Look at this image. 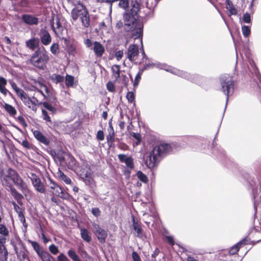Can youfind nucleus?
Here are the masks:
<instances>
[{
    "label": "nucleus",
    "mask_w": 261,
    "mask_h": 261,
    "mask_svg": "<svg viewBox=\"0 0 261 261\" xmlns=\"http://www.w3.org/2000/svg\"><path fill=\"white\" fill-rule=\"evenodd\" d=\"M171 150V146L166 143L155 146L153 149L144 156L145 163L149 168H153L167 153Z\"/></svg>",
    "instance_id": "1"
},
{
    "label": "nucleus",
    "mask_w": 261,
    "mask_h": 261,
    "mask_svg": "<svg viewBox=\"0 0 261 261\" xmlns=\"http://www.w3.org/2000/svg\"><path fill=\"white\" fill-rule=\"evenodd\" d=\"M49 60L48 54L43 46L38 47L30 59L31 64L41 70L45 69Z\"/></svg>",
    "instance_id": "2"
},
{
    "label": "nucleus",
    "mask_w": 261,
    "mask_h": 261,
    "mask_svg": "<svg viewBox=\"0 0 261 261\" xmlns=\"http://www.w3.org/2000/svg\"><path fill=\"white\" fill-rule=\"evenodd\" d=\"M153 67H156L160 69H164L168 72H170L174 74L178 75L181 77L187 79L188 80H191L193 82L197 83H198V80L199 79V76L198 75H192L186 72L181 71L179 69H177L171 66H167L160 63L147 64L145 66L144 69H147L148 68H153Z\"/></svg>",
    "instance_id": "3"
},
{
    "label": "nucleus",
    "mask_w": 261,
    "mask_h": 261,
    "mask_svg": "<svg viewBox=\"0 0 261 261\" xmlns=\"http://www.w3.org/2000/svg\"><path fill=\"white\" fill-rule=\"evenodd\" d=\"M130 11L127 10L123 15L125 30L130 31L134 26L138 18L137 13L140 9V4L137 0H132Z\"/></svg>",
    "instance_id": "4"
},
{
    "label": "nucleus",
    "mask_w": 261,
    "mask_h": 261,
    "mask_svg": "<svg viewBox=\"0 0 261 261\" xmlns=\"http://www.w3.org/2000/svg\"><path fill=\"white\" fill-rule=\"evenodd\" d=\"M71 17L74 21L80 18L82 25L85 28H88L90 25V18L86 7L81 4L77 5L71 12Z\"/></svg>",
    "instance_id": "5"
},
{
    "label": "nucleus",
    "mask_w": 261,
    "mask_h": 261,
    "mask_svg": "<svg viewBox=\"0 0 261 261\" xmlns=\"http://www.w3.org/2000/svg\"><path fill=\"white\" fill-rule=\"evenodd\" d=\"M221 91L227 96L226 104L228 97L233 92L234 84L232 78L229 76H223L221 77Z\"/></svg>",
    "instance_id": "6"
},
{
    "label": "nucleus",
    "mask_w": 261,
    "mask_h": 261,
    "mask_svg": "<svg viewBox=\"0 0 261 261\" xmlns=\"http://www.w3.org/2000/svg\"><path fill=\"white\" fill-rule=\"evenodd\" d=\"M45 184L48 188V191L53 195L65 198V193L63 192L61 187L59 186L50 178H48L45 181Z\"/></svg>",
    "instance_id": "7"
},
{
    "label": "nucleus",
    "mask_w": 261,
    "mask_h": 261,
    "mask_svg": "<svg viewBox=\"0 0 261 261\" xmlns=\"http://www.w3.org/2000/svg\"><path fill=\"white\" fill-rule=\"evenodd\" d=\"M92 225L94 227L93 232L99 242L101 243H105L108 236L107 230L101 228L99 224L95 222L92 223Z\"/></svg>",
    "instance_id": "8"
},
{
    "label": "nucleus",
    "mask_w": 261,
    "mask_h": 261,
    "mask_svg": "<svg viewBox=\"0 0 261 261\" xmlns=\"http://www.w3.org/2000/svg\"><path fill=\"white\" fill-rule=\"evenodd\" d=\"M81 177L87 185L91 186L93 184V173L91 170L86 167L81 173Z\"/></svg>",
    "instance_id": "9"
},
{
    "label": "nucleus",
    "mask_w": 261,
    "mask_h": 261,
    "mask_svg": "<svg viewBox=\"0 0 261 261\" xmlns=\"http://www.w3.org/2000/svg\"><path fill=\"white\" fill-rule=\"evenodd\" d=\"M40 40L44 45H48L51 42V37L49 32L45 29H41L39 33Z\"/></svg>",
    "instance_id": "10"
},
{
    "label": "nucleus",
    "mask_w": 261,
    "mask_h": 261,
    "mask_svg": "<svg viewBox=\"0 0 261 261\" xmlns=\"http://www.w3.org/2000/svg\"><path fill=\"white\" fill-rule=\"evenodd\" d=\"M120 162L125 163L127 168L133 169L134 168V160L130 156L124 154H120L118 155Z\"/></svg>",
    "instance_id": "11"
},
{
    "label": "nucleus",
    "mask_w": 261,
    "mask_h": 261,
    "mask_svg": "<svg viewBox=\"0 0 261 261\" xmlns=\"http://www.w3.org/2000/svg\"><path fill=\"white\" fill-rule=\"evenodd\" d=\"M55 22L51 24V28L56 35L61 38L63 36L64 29L58 17L55 19Z\"/></svg>",
    "instance_id": "12"
},
{
    "label": "nucleus",
    "mask_w": 261,
    "mask_h": 261,
    "mask_svg": "<svg viewBox=\"0 0 261 261\" xmlns=\"http://www.w3.org/2000/svg\"><path fill=\"white\" fill-rule=\"evenodd\" d=\"M138 54V46L135 44L130 45L127 51V57L129 60L131 61L135 60Z\"/></svg>",
    "instance_id": "13"
},
{
    "label": "nucleus",
    "mask_w": 261,
    "mask_h": 261,
    "mask_svg": "<svg viewBox=\"0 0 261 261\" xmlns=\"http://www.w3.org/2000/svg\"><path fill=\"white\" fill-rule=\"evenodd\" d=\"M91 49L93 50L96 57H101L105 53L104 46L99 42L94 41Z\"/></svg>",
    "instance_id": "14"
},
{
    "label": "nucleus",
    "mask_w": 261,
    "mask_h": 261,
    "mask_svg": "<svg viewBox=\"0 0 261 261\" xmlns=\"http://www.w3.org/2000/svg\"><path fill=\"white\" fill-rule=\"evenodd\" d=\"M15 185L25 194L28 190L27 187L24 185V183L22 179L17 173L15 177L12 179Z\"/></svg>",
    "instance_id": "15"
},
{
    "label": "nucleus",
    "mask_w": 261,
    "mask_h": 261,
    "mask_svg": "<svg viewBox=\"0 0 261 261\" xmlns=\"http://www.w3.org/2000/svg\"><path fill=\"white\" fill-rule=\"evenodd\" d=\"M34 137L41 143L47 145L49 143V140L47 139L41 132L35 130H33Z\"/></svg>",
    "instance_id": "16"
},
{
    "label": "nucleus",
    "mask_w": 261,
    "mask_h": 261,
    "mask_svg": "<svg viewBox=\"0 0 261 261\" xmlns=\"http://www.w3.org/2000/svg\"><path fill=\"white\" fill-rule=\"evenodd\" d=\"M39 43V39L38 38L33 37L26 41L25 45L30 49L34 50L36 48H38Z\"/></svg>",
    "instance_id": "17"
},
{
    "label": "nucleus",
    "mask_w": 261,
    "mask_h": 261,
    "mask_svg": "<svg viewBox=\"0 0 261 261\" xmlns=\"http://www.w3.org/2000/svg\"><path fill=\"white\" fill-rule=\"evenodd\" d=\"M22 19L23 22L29 25H36L38 23V19L31 15L24 14L22 16Z\"/></svg>",
    "instance_id": "18"
},
{
    "label": "nucleus",
    "mask_w": 261,
    "mask_h": 261,
    "mask_svg": "<svg viewBox=\"0 0 261 261\" xmlns=\"http://www.w3.org/2000/svg\"><path fill=\"white\" fill-rule=\"evenodd\" d=\"M10 84L12 89L21 100H23L28 96L27 94L22 89L17 87L15 82H10Z\"/></svg>",
    "instance_id": "19"
},
{
    "label": "nucleus",
    "mask_w": 261,
    "mask_h": 261,
    "mask_svg": "<svg viewBox=\"0 0 261 261\" xmlns=\"http://www.w3.org/2000/svg\"><path fill=\"white\" fill-rule=\"evenodd\" d=\"M133 229L134 230V233L135 234V235L139 238H143L144 235L143 233L142 228L140 224H139L138 223L135 221L134 218H133Z\"/></svg>",
    "instance_id": "20"
},
{
    "label": "nucleus",
    "mask_w": 261,
    "mask_h": 261,
    "mask_svg": "<svg viewBox=\"0 0 261 261\" xmlns=\"http://www.w3.org/2000/svg\"><path fill=\"white\" fill-rule=\"evenodd\" d=\"M17 173L14 170L10 168L7 171V174L6 175H2L1 176V178L2 180H5L6 182L8 183V178H10L12 180Z\"/></svg>",
    "instance_id": "21"
},
{
    "label": "nucleus",
    "mask_w": 261,
    "mask_h": 261,
    "mask_svg": "<svg viewBox=\"0 0 261 261\" xmlns=\"http://www.w3.org/2000/svg\"><path fill=\"white\" fill-rule=\"evenodd\" d=\"M81 238L86 242L89 243L91 241V236L89 231L86 228H83L81 229Z\"/></svg>",
    "instance_id": "22"
},
{
    "label": "nucleus",
    "mask_w": 261,
    "mask_h": 261,
    "mask_svg": "<svg viewBox=\"0 0 261 261\" xmlns=\"http://www.w3.org/2000/svg\"><path fill=\"white\" fill-rule=\"evenodd\" d=\"M22 101L24 105L27 106L29 109H31L34 112L37 111V108L35 107V103L32 101V98L31 97L27 96Z\"/></svg>",
    "instance_id": "23"
},
{
    "label": "nucleus",
    "mask_w": 261,
    "mask_h": 261,
    "mask_svg": "<svg viewBox=\"0 0 261 261\" xmlns=\"http://www.w3.org/2000/svg\"><path fill=\"white\" fill-rule=\"evenodd\" d=\"M28 242L31 244L33 249L36 252L39 257L41 256V254L42 255V253L46 252L42 250L39 244L37 242L33 241L31 240H29Z\"/></svg>",
    "instance_id": "24"
},
{
    "label": "nucleus",
    "mask_w": 261,
    "mask_h": 261,
    "mask_svg": "<svg viewBox=\"0 0 261 261\" xmlns=\"http://www.w3.org/2000/svg\"><path fill=\"white\" fill-rule=\"evenodd\" d=\"M142 35H143V28L140 26L138 28L136 29L135 32L134 33L133 37L135 40L138 39L142 45Z\"/></svg>",
    "instance_id": "25"
},
{
    "label": "nucleus",
    "mask_w": 261,
    "mask_h": 261,
    "mask_svg": "<svg viewBox=\"0 0 261 261\" xmlns=\"http://www.w3.org/2000/svg\"><path fill=\"white\" fill-rule=\"evenodd\" d=\"M226 8L229 11L230 15H237L238 11L230 0L226 1Z\"/></svg>",
    "instance_id": "26"
},
{
    "label": "nucleus",
    "mask_w": 261,
    "mask_h": 261,
    "mask_svg": "<svg viewBox=\"0 0 261 261\" xmlns=\"http://www.w3.org/2000/svg\"><path fill=\"white\" fill-rule=\"evenodd\" d=\"M7 84V80L4 77L0 76V91L5 96L8 92V90L5 87Z\"/></svg>",
    "instance_id": "27"
},
{
    "label": "nucleus",
    "mask_w": 261,
    "mask_h": 261,
    "mask_svg": "<svg viewBox=\"0 0 261 261\" xmlns=\"http://www.w3.org/2000/svg\"><path fill=\"white\" fill-rule=\"evenodd\" d=\"M109 135L107 136V139L108 143H113L114 142L115 132L112 124L109 123L108 128Z\"/></svg>",
    "instance_id": "28"
},
{
    "label": "nucleus",
    "mask_w": 261,
    "mask_h": 261,
    "mask_svg": "<svg viewBox=\"0 0 261 261\" xmlns=\"http://www.w3.org/2000/svg\"><path fill=\"white\" fill-rule=\"evenodd\" d=\"M10 192L15 199L19 203H20V201L23 199L22 195L18 192H17L14 187L11 186L10 187Z\"/></svg>",
    "instance_id": "29"
},
{
    "label": "nucleus",
    "mask_w": 261,
    "mask_h": 261,
    "mask_svg": "<svg viewBox=\"0 0 261 261\" xmlns=\"http://www.w3.org/2000/svg\"><path fill=\"white\" fill-rule=\"evenodd\" d=\"M10 192L15 199L19 203H20V201L23 199L22 195L18 192H17L14 187L11 186L10 187Z\"/></svg>",
    "instance_id": "30"
},
{
    "label": "nucleus",
    "mask_w": 261,
    "mask_h": 261,
    "mask_svg": "<svg viewBox=\"0 0 261 261\" xmlns=\"http://www.w3.org/2000/svg\"><path fill=\"white\" fill-rule=\"evenodd\" d=\"M35 189L41 193H45V192H46V189H45V188L44 186V185L43 184V183H42L41 180H40L39 181L36 182H35L34 184H33Z\"/></svg>",
    "instance_id": "31"
},
{
    "label": "nucleus",
    "mask_w": 261,
    "mask_h": 261,
    "mask_svg": "<svg viewBox=\"0 0 261 261\" xmlns=\"http://www.w3.org/2000/svg\"><path fill=\"white\" fill-rule=\"evenodd\" d=\"M3 244H0V260L6 261L8 258V251L5 246H2Z\"/></svg>",
    "instance_id": "32"
},
{
    "label": "nucleus",
    "mask_w": 261,
    "mask_h": 261,
    "mask_svg": "<svg viewBox=\"0 0 261 261\" xmlns=\"http://www.w3.org/2000/svg\"><path fill=\"white\" fill-rule=\"evenodd\" d=\"M50 79L53 83L57 84L63 83L64 77L60 74H53L50 76Z\"/></svg>",
    "instance_id": "33"
},
{
    "label": "nucleus",
    "mask_w": 261,
    "mask_h": 261,
    "mask_svg": "<svg viewBox=\"0 0 261 261\" xmlns=\"http://www.w3.org/2000/svg\"><path fill=\"white\" fill-rule=\"evenodd\" d=\"M243 244H244L243 241H240L238 244L233 246L229 251V254L231 255H234V254H236L238 252V251L239 250V249L240 248V247Z\"/></svg>",
    "instance_id": "34"
},
{
    "label": "nucleus",
    "mask_w": 261,
    "mask_h": 261,
    "mask_svg": "<svg viewBox=\"0 0 261 261\" xmlns=\"http://www.w3.org/2000/svg\"><path fill=\"white\" fill-rule=\"evenodd\" d=\"M68 255L73 261H81L76 252L72 249H69L67 252Z\"/></svg>",
    "instance_id": "35"
},
{
    "label": "nucleus",
    "mask_w": 261,
    "mask_h": 261,
    "mask_svg": "<svg viewBox=\"0 0 261 261\" xmlns=\"http://www.w3.org/2000/svg\"><path fill=\"white\" fill-rule=\"evenodd\" d=\"M4 107L6 111L9 113L10 115L15 116L17 112L15 109L11 105L5 103Z\"/></svg>",
    "instance_id": "36"
},
{
    "label": "nucleus",
    "mask_w": 261,
    "mask_h": 261,
    "mask_svg": "<svg viewBox=\"0 0 261 261\" xmlns=\"http://www.w3.org/2000/svg\"><path fill=\"white\" fill-rule=\"evenodd\" d=\"M57 174L60 178L63 180L66 184L70 185L71 184V179L61 171L59 170Z\"/></svg>",
    "instance_id": "37"
},
{
    "label": "nucleus",
    "mask_w": 261,
    "mask_h": 261,
    "mask_svg": "<svg viewBox=\"0 0 261 261\" xmlns=\"http://www.w3.org/2000/svg\"><path fill=\"white\" fill-rule=\"evenodd\" d=\"M74 78L73 76L67 74L65 77V85L68 87H72L74 84Z\"/></svg>",
    "instance_id": "38"
},
{
    "label": "nucleus",
    "mask_w": 261,
    "mask_h": 261,
    "mask_svg": "<svg viewBox=\"0 0 261 261\" xmlns=\"http://www.w3.org/2000/svg\"><path fill=\"white\" fill-rule=\"evenodd\" d=\"M40 257L42 261H55L54 258L46 251L41 254Z\"/></svg>",
    "instance_id": "39"
},
{
    "label": "nucleus",
    "mask_w": 261,
    "mask_h": 261,
    "mask_svg": "<svg viewBox=\"0 0 261 261\" xmlns=\"http://www.w3.org/2000/svg\"><path fill=\"white\" fill-rule=\"evenodd\" d=\"M113 74L116 80L120 76V67L118 65H113L112 67Z\"/></svg>",
    "instance_id": "40"
},
{
    "label": "nucleus",
    "mask_w": 261,
    "mask_h": 261,
    "mask_svg": "<svg viewBox=\"0 0 261 261\" xmlns=\"http://www.w3.org/2000/svg\"><path fill=\"white\" fill-rule=\"evenodd\" d=\"M39 85L40 89H38V92H40L43 96L45 99H47V96L44 94L43 90H44L47 94H48L49 90L48 88L46 87V85L41 83H39Z\"/></svg>",
    "instance_id": "41"
},
{
    "label": "nucleus",
    "mask_w": 261,
    "mask_h": 261,
    "mask_svg": "<svg viewBox=\"0 0 261 261\" xmlns=\"http://www.w3.org/2000/svg\"><path fill=\"white\" fill-rule=\"evenodd\" d=\"M42 118L44 120H45L47 123V125L49 126V124H51V120L50 117L48 116L47 112L44 109L42 110Z\"/></svg>",
    "instance_id": "42"
},
{
    "label": "nucleus",
    "mask_w": 261,
    "mask_h": 261,
    "mask_svg": "<svg viewBox=\"0 0 261 261\" xmlns=\"http://www.w3.org/2000/svg\"><path fill=\"white\" fill-rule=\"evenodd\" d=\"M50 50L53 55H57L59 52V44L57 43H53L50 47Z\"/></svg>",
    "instance_id": "43"
},
{
    "label": "nucleus",
    "mask_w": 261,
    "mask_h": 261,
    "mask_svg": "<svg viewBox=\"0 0 261 261\" xmlns=\"http://www.w3.org/2000/svg\"><path fill=\"white\" fill-rule=\"evenodd\" d=\"M28 177L30 178L32 185L40 180V178L35 173L30 172L28 174Z\"/></svg>",
    "instance_id": "44"
},
{
    "label": "nucleus",
    "mask_w": 261,
    "mask_h": 261,
    "mask_svg": "<svg viewBox=\"0 0 261 261\" xmlns=\"http://www.w3.org/2000/svg\"><path fill=\"white\" fill-rule=\"evenodd\" d=\"M242 31L244 37H247L250 34V29L248 26L243 25L242 27Z\"/></svg>",
    "instance_id": "45"
},
{
    "label": "nucleus",
    "mask_w": 261,
    "mask_h": 261,
    "mask_svg": "<svg viewBox=\"0 0 261 261\" xmlns=\"http://www.w3.org/2000/svg\"><path fill=\"white\" fill-rule=\"evenodd\" d=\"M0 234L4 237L9 235V230L3 224H0Z\"/></svg>",
    "instance_id": "46"
},
{
    "label": "nucleus",
    "mask_w": 261,
    "mask_h": 261,
    "mask_svg": "<svg viewBox=\"0 0 261 261\" xmlns=\"http://www.w3.org/2000/svg\"><path fill=\"white\" fill-rule=\"evenodd\" d=\"M138 178L142 182H146L147 181V177L145 174L142 173V171H139L137 173Z\"/></svg>",
    "instance_id": "47"
},
{
    "label": "nucleus",
    "mask_w": 261,
    "mask_h": 261,
    "mask_svg": "<svg viewBox=\"0 0 261 261\" xmlns=\"http://www.w3.org/2000/svg\"><path fill=\"white\" fill-rule=\"evenodd\" d=\"M43 106L48 110L51 112L53 113H55L56 111V108L53 107L50 104L47 102H43L42 103Z\"/></svg>",
    "instance_id": "48"
},
{
    "label": "nucleus",
    "mask_w": 261,
    "mask_h": 261,
    "mask_svg": "<svg viewBox=\"0 0 261 261\" xmlns=\"http://www.w3.org/2000/svg\"><path fill=\"white\" fill-rule=\"evenodd\" d=\"M49 251L54 255H56L59 252V249L57 246L52 244L49 246Z\"/></svg>",
    "instance_id": "49"
},
{
    "label": "nucleus",
    "mask_w": 261,
    "mask_h": 261,
    "mask_svg": "<svg viewBox=\"0 0 261 261\" xmlns=\"http://www.w3.org/2000/svg\"><path fill=\"white\" fill-rule=\"evenodd\" d=\"M243 21L244 22L246 23H249L251 22V17L249 13H245L243 16Z\"/></svg>",
    "instance_id": "50"
},
{
    "label": "nucleus",
    "mask_w": 261,
    "mask_h": 261,
    "mask_svg": "<svg viewBox=\"0 0 261 261\" xmlns=\"http://www.w3.org/2000/svg\"><path fill=\"white\" fill-rule=\"evenodd\" d=\"M92 214L95 217H97L100 215L101 212L99 208L93 207L91 210Z\"/></svg>",
    "instance_id": "51"
},
{
    "label": "nucleus",
    "mask_w": 261,
    "mask_h": 261,
    "mask_svg": "<svg viewBox=\"0 0 261 261\" xmlns=\"http://www.w3.org/2000/svg\"><path fill=\"white\" fill-rule=\"evenodd\" d=\"M126 98L128 101L132 102L134 100L135 96L132 92H128L126 95Z\"/></svg>",
    "instance_id": "52"
},
{
    "label": "nucleus",
    "mask_w": 261,
    "mask_h": 261,
    "mask_svg": "<svg viewBox=\"0 0 261 261\" xmlns=\"http://www.w3.org/2000/svg\"><path fill=\"white\" fill-rule=\"evenodd\" d=\"M96 138L98 140H103L105 138V136L103 131L98 130L97 133Z\"/></svg>",
    "instance_id": "53"
},
{
    "label": "nucleus",
    "mask_w": 261,
    "mask_h": 261,
    "mask_svg": "<svg viewBox=\"0 0 261 261\" xmlns=\"http://www.w3.org/2000/svg\"><path fill=\"white\" fill-rule=\"evenodd\" d=\"M107 89L110 92L115 91V87L114 84L112 82H109L107 84Z\"/></svg>",
    "instance_id": "54"
},
{
    "label": "nucleus",
    "mask_w": 261,
    "mask_h": 261,
    "mask_svg": "<svg viewBox=\"0 0 261 261\" xmlns=\"http://www.w3.org/2000/svg\"><path fill=\"white\" fill-rule=\"evenodd\" d=\"M57 258L58 261H70V260L67 258V257L63 253H61L58 256Z\"/></svg>",
    "instance_id": "55"
},
{
    "label": "nucleus",
    "mask_w": 261,
    "mask_h": 261,
    "mask_svg": "<svg viewBox=\"0 0 261 261\" xmlns=\"http://www.w3.org/2000/svg\"><path fill=\"white\" fill-rule=\"evenodd\" d=\"M141 73H138L136 77H135V81L134 82V87H136V86H137L138 84H139V81L141 79Z\"/></svg>",
    "instance_id": "56"
},
{
    "label": "nucleus",
    "mask_w": 261,
    "mask_h": 261,
    "mask_svg": "<svg viewBox=\"0 0 261 261\" xmlns=\"http://www.w3.org/2000/svg\"><path fill=\"white\" fill-rule=\"evenodd\" d=\"M123 55V52L122 50H118L116 52L115 57L117 60H120L122 58Z\"/></svg>",
    "instance_id": "57"
},
{
    "label": "nucleus",
    "mask_w": 261,
    "mask_h": 261,
    "mask_svg": "<svg viewBox=\"0 0 261 261\" xmlns=\"http://www.w3.org/2000/svg\"><path fill=\"white\" fill-rule=\"evenodd\" d=\"M132 257L134 261H141L139 254L135 251L133 252Z\"/></svg>",
    "instance_id": "58"
},
{
    "label": "nucleus",
    "mask_w": 261,
    "mask_h": 261,
    "mask_svg": "<svg viewBox=\"0 0 261 261\" xmlns=\"http://www.w3.org/2000/svg\"><path fill=\"white\" fill-rule=\"evenodd\" d=\"M85 44L87 47L90 48L91 49L93 45V43L89 39H87L85 40Z\"/></svg>",
    "instance_id": "59"
},
{
    "label": "nucleus",
    "mask_w": 261,
    "mask_h": 261,
    "mask_svg": "<svg viewBox=\"0 0 261 261\" xmlns=\"http://www.w3.org/2000/svg\"><path fill=\"white\" fill-rule=\"evenodd\" d=\"M68 158V159H69L73 163L74 162V159L72 157H71L70 156H69V155L68 154H66L65 156H64V158L61 160V162L62 163H65L66 164V163L65 162V160L66 159V158Z\"/></svg>",
    "instance_id": "60"
},
{
    "label": "nucleus",
    "mask_w": 261,
    "mask_h": 261,
    "mask_svg": "<svg viewBox=\"0 0 261 261\" xmlns=\"http://www.w3.org/2000/svg\"><path fill=\"white\" fill-rule=\"evenodd\" d=\"M166 238L168 242L171 245H174V241L172 237L171 236H166Z\"/></svg>",
    "instance_id": "61"
},
{
    "label": "nucleus",
    "mask_w": 261,
    "mask_h": 261,
    "mask_svg": "<svg viewBox=\"0 0 261 261\" xmlns=\"http://www.w3.org/2000/svg\"><path fill=\"white\" fill-rule=\"evenodd\" d=\"M32 101L35 103V107H36V106L38 105H42L43 102H39V100L34 96L32 97Z\"/></svg>",
    "instance_id": "62"
},
{
    "label": "nucleus",
    "mask_w": 261,
    "mask_h": 261,
    "mask_svg": "<svg viewBox=\"0 0 261 261\" xmlns=\"http://www.w3.org/2000/svg\"><path fill=\"white\" fill-rule=\"evenodd\" d=\"M156 1L157 0H155L154 1V4H149V1H148L147 2H146V6L149 9H151L152 8H153L157 4V2H156Z\"/></svg>",
    "instance_id": "63"
},
{
    "label": "nucleus",
    "mask_w": 261,
    "mask_h": 261,
    "mask_svg": "<svg viewBox=\"0 0 261 261\" xmlns=\"http://www.w3.org/2000/svg\"><path fill=\"white\" fill-rule=\"evenodd\" d=\"M131 135L136 139V140H141V136L138 133H132Z\"/></svg>",
    "instance_id": "64"
}]
</instances>
